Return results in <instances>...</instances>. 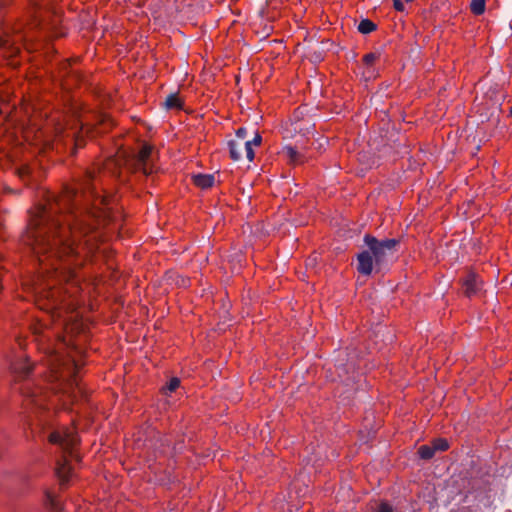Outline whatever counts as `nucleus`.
<instances>
[{
	"label": "nucleus",
	"instance_id": "f257e3e1",
	"mask_svg": "<svg viewBox=\"0 0 512 512\" xmlns=\"http://www.w3.org/2000/svg\"><path fill=\"white\" fill-rule=\"evenodd\" d=\"M90 180L89 175L81 195L86 202L83 206L78 192L72 189L58 200L39 204L30 214L24 237L38 255L43 270L64 280L72 278L75 268L96 250L98 225L114 222L107 199L96 194Z\"/></svg>",
	"mask_w": 512,
	"mask_h": 512
},
{
	"label": "nucleus",
	"instance_id": "f03ea898",
	"mask_svg": "<svg viewBox=\"0 0 512 512\" xmlns=\"http://www.w3.org/2000/svg\"><path fill=\"white\" fill-rule=\"evenodd\" d=\"M75 351V348L70 347L65 341L60 342L51 352L49 367L50 377L57 383L55 389L61 390L76 401L84 397L85 391L77 378L79 363L72 355Z\"/></svg>",
	"mask_w": 512,
	"mask_h": 512
},
{
	"label": "nucleus",
	"instance_id": "7ed1b4c3",
	"mask_svg": "<svg viewBox=\"0 0 512 512\" xmlns=\"http://www.w3.org/2000/svg\"><path fill=\"white\" fill-rule=\"evenodd\" d=\"M363 241L367 250H363L357 255V271L365 276L370 275L373 271L378 273L386 269L400 244L398 239L384 238L380 240L371 234H365Z\"/></svg>",
	"mask_w": 512,
	"mask_h": 512
},
{
	"label": "nucleus",
	"instance_id": "20e7f679",
	"mask_svg": "<svg viewBox=\"0 0 512 512\" xmlns=\"http://www.w3.org/2000/svg\"><path fill=\"white\" fill-rule=\"evenodd\" d=\"M48 441L59 446L64 454L67 453L71 458H77V455L74 454V447L78 443V437L74 431L67 428L53 430L48 435ZM55 473L61 485L68 483L72 474V468L66 455L57 459Z\"/></svg>",
	"mask_w": 512,
	"mask_h": 512
},
{
	"label": "nucleus",
	"instance_id": "39448f33",
	"mask_svg": "<svg viewBox=\"0 0 512 512\" xmlns=\"http://www.w3.org/2000/svg\"><path fill=\"white\" fill-rule=\"evenodd\" d=\"M152 146L143 144L138 152L121 149L113 162L118 167H125L131 171H142L145 175L153 173L151 162Z\"/></svg>",
	"mask_w": 512,
	"mask_h": 512
},
{
	"label": "nucleus",
	"instance_id": "423d86ee",
	"mask_svg": "<svg viewBox=\"0 0 512 512\" xmlns=\"http://www.w3.org/2000/svg\"><path fill=\"white\" fill-rule=\"evenodd\" d=\"M21 30L22 27L18 25L11 28V33L6 31L3 36L0 35V50L3 51L5 57H13L19 52L16 43L26 37L22 35Z\"/></svg>",
	"mask_w": 512,
	"mask_h": 512
},
{
	"label": "nucleus",
	"instance_id": "0eeeda50",
	"mask_svg": "<svg viewBox=\"0 0 512 512\" xmlns=\"http://www.w3.org/2000/svg\"><path fill=\"white\" fill-rule=\"evenodd\" d=\"M32 368V364L23 355L18 356L11 364L13 373L20 378H26L31 373Z\"/></svg>",
	"mask_w": 512,
	"mask_h": 512
},
{
	"label": "nucleus",
	"instance_id": "6e6552de",
	"mask_svg": "<svg viewBox=\"0 0 512 512\" xmlns=\"http://www.w3.org/2000/svg\"><path fill=\"white\" fill-rule=\"evenodd\" d=\"M302 115V112L300 109H297L294 112L293 121L291 123L292 130L295 133H299L303 136H306L311 133V129H313L314 124H311L309 120H301L300 116Z\"/></svg>",
	"mask_w": 512,
	"mask_h": 512
},
{
	"label": "nucleus",
	"instance_id": "1a4fd4ad",
	"mask_svg": "<svg viewBox=\"0 0 512 512\" xmlns=\"http://www.w3.org/2000/svg\"><path fill=\"white\" fill-rule=\"evenodd\" d=\"M482 280L474 273H469L463 280V289L467 297H472L481 289Z\"/></svg>",
	"mask_w": 512,
	"mask_h": 512
},
{
	"label": "nucleus",
	"instance_id": "9d476101",
	"mask_svg": "<svg viewBox=\"0 0 512 512\" xmlns=\"http://www.w3.org/2000/svg\"><path fill=\"white\" fill-rule=\"evenodd\" d=\"M214 175L212 174H197L193 175V182L197 187L207 189L214 184Z\"/></svg>",
	"mask_w": 512,
	"mask_h": 512
},
{
	"label": "nucleus",
	"instance_id": "9b49d317",
	"mask_svg": "<svg viewBox=\"0 0 512 512\" xmlns=\"http://www.w3.org/2000/svg\"><path fill=\"white\" fill-rule=\"evenodd\" d=\"M227 146L229 149V155L231 159H233L234 161H239L242 158V144L236 140H229L227 142Z\"/></svg>",
	"mask_w": 512,
	"mask_h": 512
},
{
	"label": "nucleus",
	"instance_id": "f8f14e48",
	"mask_svg": "<svg viewBox=\"0 0 512 512\" xmlns=\"http://www.w3.org/2000/svg\"><path fill=\"white\" fill-rule=\"evenodd\" d=\"M376 28V24L368 18L362 19L357 26L358 31L364 35L370 34L371 32L375 31Z\"/></svg>",
	"mask_w": 512,
	"mask_h": 512
},
{
	"label": "nucleus",
	"instance_id": "ddd939ff",
	"mask_svg": "<svg viewBox=\"0 0 512 512\" xmlns=\"http://www.w3.org/2000/svg\"><path fill=\"white\" fill-rule=\"evenodd\" d=\"M283 152L286 154V156L289 158V160L292 163H301L302 155L297 151V149L293 146H285L283 148Z\"/></svg>",
	"mask_w": 512,
	"mask_h": 512
},
{
	"label": "nucleus",
	"instance_id": "4468645a",
	"mask_svg": "<svg viewBox=\"0 0 512 512\" xmlns=\"http://www.w3.org/2000/svg\"><path fill=\"white\" fill-rule=\"evenodd\" d=\"M166 109H181L182 102L176 94H169L164 102Z\"/></svg>",
	"mask_w": 512,
	"mask_h": 512
},
{
	"label": "nucleus",
	"instance_id": "2eb2a0df",
	"mask_svg": "<svg viewBox=\"0 0 512 512\" xmlns=\"http://www.w3.org/2000/svg\"><path fill=\"white\" fill-rule=\"evenodd\" d=\"M418 454L421 459L429 460L435 455V451L432 446L422 445L418 449Z\"/></svg>",
	"mask_w": 512,
	"mask_h": 512
},
{
	"label": "nucleus",
	"instance_id": "dca6fc26",
	"mask_svg": "<svg viewBox=\"0 0 512 512\" xmlns=\"http://www.w3.org/2000/svg\"><path fill=\"white\" fill-rule=\"evenodd\" d=\"M470 9L475 15L483 14L485 11V0H472Z\"/></svg>",
	"mask_w": 512,
	"mask_h": 512
},
{
	"label": "nucleus",
	"instance_id": "f3484780",
	"mask_svg": "<svg viewBox=\"0 0 512 512\" xmlns=\"http://www.w3.org/2000/svg\"><path fill=\"white\" fill-rule=\"evenodd\" d=\"M432 447H433L435 452H437V451H445V450H447L449 448V444H448V441L446 439L438 438V439H435L432 442Z\"/></svg>",
	"mask_w": 512,
	"mask_h": 512
},
{
	"label": "nucleus",
	"instance_id": "a211bd4d",
	"mask_svg": "<svg viewBox=\"0 0 512 512\" xmlns=\"http://www.w3.org/2000/svg\"><path fill=\"white\" fill-rule=\"evenodd\" d=\"M371 512H394V510L388 502L382 501L375 507H372Z\"/></svg>",
	"mask_w": 512,
	"mask_h": 512
},
{
	"label": "nucleus",
	"instance_id": "6ab92c4d",
	"mask_svg": "<svg viewBox=\"0 0 512 512\" xmlns=\"http://www.w3.org/2000/svg\"><path fill=\"white\" fill-rule=\"evenodd\" d=\"M381 56V53L380 52H371V53H368V54H365L363 56V62L367 65V66H370L372 65L379 57Z\"/></svg>",
	"mask_w": 512,
	"mask_h": 512
},
{
	"label": "nucleus",
	"instance_id": "aec40b11",
	"mask_svg": "<svg viewBox=\"0 0 512 512\" xmlns=\"http://www.w3.org/2000/svg\"><path fill=\"white\" fill-rule=\"evenodd\" d=\"M254 145L251 143L250 140L246 141L244 143V149H245V152H246V157L249 161H252L255 157V154H254V151H253V147Z\"/></svg>",
	"mask_w": 512,
	"mask_h": 512
},
{
	"label": "nucleus",
	"instance_id": "412c9836",
	"mask_svg": "<svg viewBox=\"0 0 512 512\" xmlns=\"http://www.w3.org/2000/svg\"><path fill=\"white\" fill-rule=\"evenodd\" d=\"M16 173L21 180L25 181L29 176L30 170L28 166H21L16 169Z\"/></svg>",
	"mask_w": 512,
	"mask_h": 512
},
{
	"label": "nucleus",
	"instance_id": "4be33fe9",
	"mask_svg": "<svg viewBox=\"0 0 512 512\" xmlns=\"http://www.w3.org/2000/svg\"><path fill=\"white\" fill-rule=\"evenodd\" d=\"M180 385V380L176 377H173L168 382L167 386L165 387L166 390L169 392H174Z\"/></svg>",
	"mask_w": 512,
	"mask_h": 512
},
{
	"label": "nucleus",
	"instance_id": "5701e85b",
	"mask_svg": "<svg viewBox=\"0 0 512 512\" xmlns=\"http://www.w3.org/2000/svg\"><path fill=\"white\" fill-rule=\"evenodd\" d=\"M31 404L35 405L37 408H41L43 406V399L42 396H38L34 393L31 395H28Z\"/></svg>",
	"mask_w": 512,
	"mask_h": 512
},
{
	"label": "nucleus",
	"instance_id": "b1692460",
	"mask_svg": "<svg viewBox=\"0 0 512 512\" xmlns=\"http://www.w3.org/2000/svg\"><path fill=\"white\" fill-rule=\"evenodd\" d=\"M350 366H351L350 364L346 365V364L340 362L339 360H337L336 368L339 371V376H341L342 372L348 373Z\"/></svg>",
	"mask_w": 512,
	"mask_h": 512
},
{
	"label": "nucleus",
	"instance_id": "393cba45",
	"mask_svg": "<svg viewBox=\"0 0 512 512\" xmlns=\"http://www.w3.org/2000/svg\"><path fill=\"white\" fill-rule=\"evenodd\" d=\"M247 134H248V131H247V128H245V127H240L236 130V137L239 138L240 140L245 139Z\"/></svg>",
	"mask_w": 512,
	"mask_h": 512
},
{
	"label": "nucleus",
	"instance_id": "a878e982",
	"mask_svg": "<svg viewBox=\"0 0 512 512\" xmlns=\"http://www.w3.org/2000/svg\"><path fill=\"white\" fill-rule=\"evenodd\" d=\"M393 1V6L394 8L397 10V11H404L405 7H404V0H392Z\"/></svg>",
	"mask_w": 512,
	"mask_h": 512
},
{
	"label": "nucleus",
	"instance_id": "bb28decb",
	"mask_svg": "<svg viewBox=\"0 0 512 512\" xmlns=\"http://www.w3.org/2000/svg\"><path fill=\"white\" fill-rule=\"evenodd\" d=\"M75 135L73 134L72 135V142H73V151L75 150V148H79V147H82L83 146V140L80 139V138H75L74 137Z\"/></svg>",
	"mask_w": 512,
	"mask_h": 512
},
{
	"label": "nucleus",
	"instance_id": "cd10ccee",
	"mask_svg": "<svg viewBox=\"0 0 512 512\" xmlns=\"http://www.w3.org/2000/svg\"><path fill=\"white\" fill-rule=\"evenodd\" d=\"M251 143L254 145V146H259L262 142V137L261 135L259 134V132H256L254 138L252 140H250Z\"/></svg>",
	"mask_w": 512,
	"mask_h": 512
},
{
	"label": "nucleus",
	"instance_id": "c85d7f7f",
	"mask_svg": "<svg viewBox=\"0 0 512 512\" xmlns=\"http://www.w3.org/2000/svg\"><path fill=\"white\" fill-rule=\"evenodd\" d=\"M48 499L50 501V504H51L52 508L58 509V506H57L55 500L53 499V497L51 495H48Z\"/></svg>",
	"mask_w": 512,
	"mask_h": 512
},
{
	"label": "nucleus",
	"instance_id": "c756f323",
	"mask_svg": "<svg viewBox=\"0 0 512 512\" xmlns=\"http://www.w3.org/2000/svg\"><path fill=\"white\" fill-rule=\"evenodd\" d=\"M10 0H0V8L6 6Z\"/></svg>",
	"mask_w": 512,
	"mask_h": 512
},
{
	"label": "nucleus",
	"instance_id": "7c9ffc66",
	"mask_svg": "<svg viewBox=\"0 0 512 512\" xmlns=\"http://www.w3.org/2000/svg\"><path fill=\"white\" fill-rule=\"evenodd\" d=\"M413 0H404V2H407V3H410L412 2Z\"/></svg>",
	"mask_w": 512,
	"mask_h": 512
},
{
	"label": "nucleus",
	"instance_id": "2f4dec72",
	"mask_svg": "<svg viewBox=\"0 0 512 512\" xmlns=\"http://www.w3.org/2000/svg\"><path fill=\"white\" fill-rule=\"evenodd\" d=\"M510 114H511V116H512V107L510 108Z\"/></svg>",
	"mask_w": 512,
	"mask_h": 512
}]
</instances>
